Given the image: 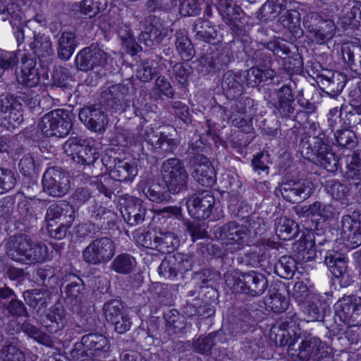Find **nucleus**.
I'll list each match as a JSON object with an SVG mask.
<instances>
[{
    "label": "nucleus",
    "mask_w": 361,
    "mask_h": 361,
    "mask_svg": "<svg viewBox=\"0 0 361 361\" xmlns=\"http://www.w3.org/2000/svg\"><path fill=\"white\" fill-rule=\"evenodd\" d=\"M314 149L316 150V162L329 172H336L339 166L338 157L329 149V145L322 137H316Z\"/></svg>",
    "instance_id": "24"
},
{
    "label": "nucleus",
    "mask_w": 361,
    "mask_h": 361,
    "mask_svg": "<svg viewBox=\"0 0 361 361\" xmlns=\"http://www.w3.org/2000/svg\"><path fill=\"white\" fill-rule=\"evenodd\" d=\"M161 68L154 60L146 59L142 61L137 70V78L147 82L160 73Z\"/></svg>",
    "instance_id": "48"
},
{
    "label": "nucleus",
    "mask_w": 361,
    "mask_h": 361,
    "mask_svg": "<svg viewBox=\"0 0 361 361\" xmlns=\"http://www.w3.org/2000/svg\"><path fill=\"white\" fill-rule=\"evenodd\" d=\"M63 149L68 157L84 168L94 166L99 158L97 149L80 137H71L63 144Z\"/></svg>",
    "instance_id": "7"
},
{
    "label": "nucleus",
    "mask_w": 361,
    "mask_h": 361,
    "mask_svg": "<svg viewBox=\"0 0 361 361\" xmlns=\"http://www.w3.org/2000/svg\"><path fill=\"white\" fill-rule=\"evenodd\" d=\"M22 104L12 94H0V121L8 120L9 124L20 123L23 117Z\"/></svg>",
    "instance_id": "23"
},
{
    "label": "nucleus",
    "mask_w": 361,
    "mask_h": 361,
    "mask_svg": "<svg viewBox=\"0 0 361 361\" xmlns=\"http://www.w3.org/2000/svg\"><path fill=\"white\" fill-rule=\"evenodd\" d=\"M78 44L77 37L74 32L71 31L62 32L59 36L56 44L58 58L63 61L69 60Z\"/></svg>",
    "instance_id": "31"
},
{
    "label": "nucleus",
    "mask_w": 361,
    "mask_h": 361,
    "mask_svg": "<svg viewBox=\"0 0 361 361\" xmlns=\"http://www.w3.org/2000/svg\"><path fill=\"white\" fill-rule=\"evenodd\" d=\"M245 313L240 314L238 317L234 319L230 324L229 331L232 336H238L247 332L255 322V311L248 312L245 309Z\"/></svg>",
    "instance_id": "42"
},
{
    "label": "nucleus",
    "mask_w": 361,
    "mask_h": 361,
    "mask_svg": "<svg viewBox=\"0 0 361 361\" xmlns=\"http://www.w3.org/2000/svg\"><path fill=\"white\" fill-rule=\"evenodd\" d=\"M214 111L220 115L221 120L224 121L226 118H228L233 126L240 128L245 133H249L252 129V118L249 116L245 114H239L237 116L235 114L228 116L226 109L221 106L216 107Z\"/></svg>",
    "instance_id": "43"
},
{
    "label": "nucleus",
    "mask_w": 361,
    "mask_h": 361,
    "mask_svg": "<svg viewBox=\"0 0 361 361\" xmlns=\"http://www.w3.org/2000/svg\"><path fill=\"white\" fill-rule=\"evenodd\" d=\"M317 245L315 235L313 233H308L301 235L299 240L294 244L293 250L302 260L322 259L325 250H317Z\"/></svg>",
    "instance_id": "22"
},
{
    "label": "nucleus",
    "mask_w": 361,
    "mask_h": 361,
    "mask_svg": "<svg viewBox=\"0 0 361 361\" xmlns=\"http://www.w3.org/2000/svg\"><path fill=\"white\" fill-rule=\"evenodd\" d=\"M43 191L49 196L61 197L68 193L71 188L69 174L61 168H48L42 177Z\"/></svg>",
    "instance_id": "9"
},
{
    "label": "nucleus",
    "mask_w": 361,
    "mask_h": 361,
    "mask_svg": "<svg viewBox=\"0 0 361 361\" xmlns=\"http://www.w3.org/2000/svg\"><path fill=\"white\" fill-rule=\"evenodd\" d=\"M135 263L134 257L128 254L122 253L114 258L111 268L118 274H128L133 271Z\"/></svg>",
    "instance_id": "52"
},
{
    "label": "nucleus",
    "mask_w": 361,
    "mask_h": 361,
    "mask_svg": "<svg viewBox=\"0 0 361 361\" xmlns=\"http://www.w3.org/2000/svg\"><path fill=\"white\" fill-rule=\"evenodd\" d=\"M47 292L44 290H27L23 293L25 302L31 307L35 308L37 305L47 306Z\"/></svg>",
    "instance_id": "59"
},
{
    "label": "nucleus",
    "mask_w": 361,
    "mask_h": 361,
    "mask_svg": "<svg viewBox=\"0 0 361 361\" xmlns=\"http://www.w3.org/2000/svg\"><path fill=\"white\" fill-rule=\"evenodd\" d=\"M286 8V0H267L258 11L257 18L266 23L276 18Z\"/></svg>",
    "instance_id": "33"
},
{
    "label": "nucleus",
    "mask_w": 361,
    "mask_h": 361,
    "mask_svg": "<svg viewBox=\"0 0 361 361\" xmlns=\"http://www.w3.org/2000/svg\"><path fill=\"white\" fill-rule=\"evenodd\" d=\"M275 231L277 236L283 240L292 239L298 233V225L286 216L277 218L275 223Z\"/></svg>",
    "instance_id": "44"
},
{
    "label": "nucleus",
    "mask_w": 361,
    "mask_h": 361,
    "mask_svg": "<svg viewBox=\"0 0 361 361\" xmlns=\"http://www.w3.org/2000/svg\"><path fill=\"white\" fill-rule=\"evenodd\" d=\"M248 232L249 230L245 226L232 221L218 227L214 235L226 246H233V247L227 248L233 252L240 249L246 243L245 238L248 235Z\"/></svg>",
    "instance_id": "11"
},
{
    "label": "nucleus",
    "mask_w": 361,
    "mask_h": 361,
    "mask_svg": "<svg viewBox=\"0 0 361 361\" xmlns=\"http://www.w3.org/2000/svg\"><path fill=\"white\" fill-rule=\"evenodd\" d=\"M156 241L157 245L156 250L163 253H171L179 245L177 235L170 231L157 232Z\"/></svg>",
    "instance_id": "47"
},
{
    "label": "nucleus",
    "mask_w": 361,
    "mask_h": 361,
    "mask_svg": "<svg viewBox=\"0 0 361 361\" xmlns=\"http://www.w3.org/2000/svg\"><path fill=\"white\" fill-rule=\"evenodd\" d=\"M226 282L233 290L252 297L260 296L268 287L265 275L255 271L240 272L237 276H228Z\"/></svg>",
    "instance_id": "2"
},
{
    "label": "nucleus",
    "mask_w": 361,
    "mask_h": 361,
    "mask_svg": "<svg viewBox=\"0 0 361 361\" xmlns=\"http://www.w3.org/2000/svg\"><path fill=\"white\" fill-rule=\"evenodd\" d=\"M192 30L195 33V38L197 40L212 44H215L221 40V37H219L216 29L201 18L194 21Z\"/></svg>",
    "instance_id": "32"
},
{
    "label": "nucleus",
    "mask_w": 361,
    "mask_h": 361,
    "mask_svg": "<svg viewBox=\"0 0 361 361\" xmlns=\"http://www.w3.org/2000/svg\"><path fill=\"white\" fill-rule=\"evenodd\" d=\"M276 99L271 102L273 113L275 116L285 118L294 117L295 111V96L290 86L283 85L276 92Z\"/></svg>",
    "instance_id": "18"
},
{
    "label": "nucleus",
    "mask_w": 361,
    "mask_h": 361,
    "mask_svg": "<svg viewBox=\"0 0 361 361\" xmlns=\"http://www.w3.org/2000/svg\"><path fill=\"white\" fill-rule=\"evenodd\" d=\"M35 66L36 62L32 58L26 56L22 57L20 71L16 72L18 83L28 88L35 87L39 82L38 71Z\"/></svg>",
    "instance_id": "25"
},
{
    "label": "nucleus",
    "mask_w": 361,
    "mask_h": 361,
    "mask_svg": "<svg viewBox=\"0 0 361 361\" xmlns=\"http://www.w3.org/2000/svg\"><path fill=\"white\" fill-rule=\"evenodd\" d=\"M75 216V210L68 204L54 203L47 209L46 221L47 224L62 221L67 224L68 222H73Z\"/></svg>",
    "instance_id": "30"
},
{
    "label": "nucleus",
    "mask_w": 361,
    "mask_h": 361,
    "mask_svg": "<svg viewBox=\"0 0 361 361\" xmlns=\"http://www.w3.org/2000/svg\"><path fill=\"white\" fill-rule=\"evenodd\" d=\"M20 330L29 338H32L38 343L49 348H52L54 342L52 338L40 328L32 324L29 320L23 321L19 326Z\"/></svg>",
    "instance_id": "37"
},
{
    "label": "nucleus",
    "mask_w": 361,
    "mask_h": 361,
    "mask_svg": "<svg viewBox=\"0 0 361 361\" xmlns=\"http://www.w3.org/2000/svg\"><path fill=\"white\" fill-rule=\"evenodd\" d=\"M116 252V245L107 236L93 240L82 251L83 260L92 265L105 264L110 261Z\"/></svg>",
    "instance_id": "8"
},
{
    "label": "nucleus",
    "mask_w": 361,
    "mask_h": 361,
    "mask_svg": "<svg viewBox=\"0 0 361 361\" xmlns=\"http://www.w3.org/2000/svg\"><path fill=\"white\" fill-rule=\"evenodd\" d=\"M125 221L131 226L141 224L145 219L147 207L140 199L129 200L121 210Z\"/></svg>",
    "instance_id": "26"
},
{
    "label": "nucleus",
    "mask_w": 361,
    "mask_h": 361,
    "mask_svg": "<svg viewBox=\"0 0 361 361\" xmlns=\"http://www.w3.org/2000/svg\"><path fill=\"white\" fill-rule=\"evenodd\" d=\"M243 80L242 72L228 71L224 74L221 87L227 98L234 99L242 94Z\"/></svg>",
    "instance_id": "29"
},
{
    "label": "nucleus",
    "mask_w": 361,
    "mask_h": 361,
    "mask_svg": "<svg viewBox=\"0 0 361 361\" xmlns=\"http://www.w3.org/2000/svg\"><path fill=\"white\" fill-rule=\"evenodd\" d=\"M215 198L209 190L195 194L188 200L187 208L190 215L197 220H204L212 214Z\"/></svg>",
    "instance_id": "15"
},
{
    "label": "nucleus",
    "mask_w": 361,
    "mask_h": 361,
    "mask_svg": "<svg viewBox=\"0 0 361 361\" xmlns=\"http://www.w3.org/2000/svg\"><path fill=\"white\" fill-rule=\"evenodd\" d=\"M178 0H147L145 8L149 13L170 12L176 7Z\"/></svg>",
    "instance_id": "62"
},
{
    "label": "nucleus",
    "mask_w": 361,
    "mask_h": 361,
    "mask_svg": "<svg viewBox=\"0 0 361 361\" xmlns=\"http://www.w3.org/2000/svg\"><path fill=\"white\" fill-rule=\"evenodd\" d=\"M30 47L33 53L41 60L44 59V61H47L53 55L50 37L43 33L34 32L33 41L30 44Z\"/></svg>",
    "instance_id": "35"
},
{
    "label": "nucleus",
    "mask_w": 361,
    "mask_h": 361,
    "mask_svg": "<svg viewBox=\"0 0 361 361\" xmlns=\"http://www.w3.org/2000/svg\"><path fill=\"white\" fill-rule=\"evenodd\" d=\"M336 314L348 326H361V298L344 295L334 305Z\"/></svg>",
    "instance_id": "12"
},
{
    "label": "nucleus",
    "mask_w": 361,
    "mask_h": 361,
    "mask_svg": "<svg viewBox=\"0 0 361 361\" xmlns=\"http://www.w3.org/2000/svg\"><path fill=\"white\" fill-rule=\"evenodd\" d=\"M347 165L345 177L350 184L356 187L360 186L361 190V159L353 157Z\"/></svg>",
    "instance_id": "58"
},
{
    "label": "nucleus",
    "mask_w": 361,
    "mask_h": 361,
    "mask_svg": "<svg viewBox=\"0 0 361 361\" xmlns=\"http://www.w3.org/2000/svg\"><path fill=\"white\" fill-rule=\"evenodd\" d=\"M108 61L106 53L97 44L82 49L77 54L75 64L78 71L87 72L104 67Z\"/></svg>",
    "instance_id": "13"
},
{
    "label": "nucleus",
    "mask_w": 361,
    "mask_h": 361,
    "mask_svg": "<svg viewBox=\"0 0 361 361\" xmlns=\"http://www.w3.org/2000/svg\"><path fill=\"white\" fill-rule=\"evenodd\" d=\"M296 269L295 259L288 255L281 257L274 264V272L281 278L290 279Z\"/></svg>",
    "instance_id": "50"
},
{
    "label": "nucleus",
    "mask_w": 361,
    "mask_h": 361,
    "mask_svg": "<svg viewBox=\"0 0 361 361\" xmlns=\"http://www.w3.org/2000/svg\"><path fill=\"white\" fill-rule=\"evenodd\" d=\"M266 303L273 312L281 313L288 308L289 300L281 293L275 290L269 294Z\"/></svg>",
    "instance_id": "63"
},
{
    "label": "nucleus",
    "mask_w": 361,
    "mask_h": 361,
    "mask_svg": "<svg viewBox=\"0 0 361 361\" xmlns=\"http://www.w3.org/2000/svg\"><path fill=\"white\" fill-rule=\"evenodd\" d=\"M78 116L85 126L97 133H102L108 123L107 116L99 108V105L84 106L80 110Z\"/></svg>",
    "instance_id": "20"
},
{
    "label": "nucleus",
    "mask_w": 361,
    "mask_h": 361,
    "mask_svg": "<svg viewBox=\"0 0 361 361\" xmlns=\"http://www.w3.org/2000/svg\"><path fill=\"white\" fill-rule=\"evenodd\" d=\"M322 258L329 271L336 277L342 276L345 273L347 263L344 255L334 250H324Z\"/></svg>",
    "instance_id": "36"
},
{
    "label": "nucleus",
    "mask_w": 361,
    "mask_h": 361,
    "mask_svg": "<svg viewBox=\"0 0 361 361\" xmlns=\"http://www.w3.org/2000/svg\"><path fill=\"white\" fill-rule=\"evenodd\" d=\"M137 173L136 166L128 159L119 158L116 164L114 165V169L110 172V176L114 180L122 182L133 179Z\"/></svg>",
    "instance_id": "39"
},
{
    "label": "nucleus",
    "mask_w": 361,
    "mask_h": 361,
    "mask_svg": "<svg viewBox=\"0 0 361 361\" xmlns=\"http://www.w3.org/2000/svg\"><path fill=\"white\" fill-rule=\"evenodd\" d=\"M303 26L309 40L316 44H324L334 37L336 27L329 18H324L315 12L308 13L303 18Z\"/></svg>",
    "instance_id": "3"
},
{
    "label": "nucleus",
    "mask_w": 361,
    "mask_h": 361,
    "mask_svg": "<svg viewBox=\"0 0 361 361\" xmlns=\"http://www.w3.org/2000/svg\"><path fill=\"white\" fill-rule=\"evenodd\" d=\"M166 323V329L169 334L183 333L187 326V322L183 314L175 309L168 310L164 314Z\"/></svg>",
    "instance_id": "41"
},
{
    "label": "nucleus",
    "mask_w": 361,
    "mask_h": 361,
    "mask_svg": "<svg viewBox=\"0 0 361 361\" xmlns=\"http://www.w3.org/2000/svg\"><path fill=\"white\" fill-rule=\"evenodd\" d=\"M140 135L158 153L164 156L172 153L179 145L176 130L171 126L156 130L147 127Z\"/></svg>",
    "instance_id": "6"
},
{
    "label": "nucleus",
    "mask_w": 361,
    "mask_h": 361,
    "mask_svg": "<svg viewBox=\"0 0 361 361\" xmlns=\"http://www.w3.org/2000/svg\"><path fill=\"white\" fill-rule=\"evenodd\" d=\"M103 311L106 320L111 323L120 319L126 312L122 302L118 300H111L105 302Z\"/></svg>",
    "instance_id": "55"
},
{
    "label": "nucleus",
    "mask_w": 361,
    "mask_h": 361,
    "mask_svg": "<svg viewBox=\"0 0 361 361\" xmlns=\"http://www.w3.org/2000/svg\"><path fill=\"white\" fill-rule=\"evenodd\" d=\"M343 60L350 69L361 75V46L354 43H347L341 49Z\"/></svg>",
    "instance_id": "38"
},
{
    "label": "nucleus",
    "mask_w": 361,
    "mask_h": 361,
    "mask_svg": "<svg viewBox=\"0 0 361 361\" xmlns=\"http://www.w3.org/2000/svg\"><path fill=\"white\" fill-rule=\"evenodd\" d=\"M128 94V87L118 83L112 85L103 91L102 92V98L107 108L116 112L123 110Z\"/></svg>",
    "instance_id": "21"
},
{
    "label": "nucleus",
    "mask_w": 361,
    "mask_h": 361,
    "mask_svg": "<svg viewBox=\"0 0 361 361\" xmlns=\"http://www.w3.org/2000/svg\"><path fill=\"white\" fill-rule=\"evenodd\" d=\"M1 361H25L24 353L13 343H6L0 349Z\"/></svg>",
    "instance_id": "56"
},
{
    "label": "nucleus",
    "mask_w": 361,
    "mask_h": 361,
    "mask_svg": "<svg viewBox=\"0 0 361 361\" xmlns=\"http://www.w3.org/2000/svg\"><path fill=\"white\" fill-rule=\"evenodd\" d=\"M91 213V219L94 221L98 222L102 227L103 224H109L110 221H113L115 218V214L111 209H107L101 205L97 206L93 205L92 209H90Z\"/></svg>",
    "instance_id": "61"
},
{
    "label": "nucleus",
    "mask_w": 361,
    "mask_h": 361,
    "mask_svg": "<svg viewBox=\"0 0 361 361\" xmlns=\"http://www.w3.org/2000/svg\"><path fill=\"white\" fill-rule=\"evenodd\" d=\"M319 80L322 90L331 97H334L343 90L346 77L340 72L329 71L326 74H321Z\"/></svg>",
    "instance_id": "27"
},
{
    "label": "nucleus",
    "mask_w": 361,
    "mask_h": 361,
    "mask_svg": "<svg viewBox=\"0 0 361 361\" xmlns=\"http://www.w3.org/2000/svg\"><path fill=\"white\" fill-rule=\"evenodd\" d=\"M283 197L293 203L307 199L314 190L313 183L307 179L290 180L283 183L279 188Z\"/></svg>",
    "instance_id": "16"
},
{
    "label": "nucleus",
    "mask_w": 361,
    "mask_h": 361,
    "mask_svg": "<svg viewBox=\"0 0 361 361\" xmlns=\"http://www.w3.org/2000/svg\"><path fill=\"white\" fill-rule=\"evenodd\" d=\"M216 7L224 23L243 15L244 12L233 0H217Z\"/></svg>",
    "instance_id": "45"
},
{
    "label": "nucleus",
    "mask_w": 361,
    "mask_h": 361,
    "mask_svg": "<svg viewBox=\"0 0 361 361\" xmlns=\"http://www.w3.org/2000/svg\"><path fill=\"white\" fill-rule=\"evenodd\" d=\"M160 173L170 192L178 194L187 187L188 174L180 159L175 157L164 161Z\"/></svg>",
    "instance_id": "5"
},
{
    "label": "nucleus",
    "mask_w": 361,
    "mask_h": 361,
    "mask_svg": "<svg viewBox=\"0 0 361 361\" xmlns=\"http://www.w3.org/2000/svg\"><path fill=\"white\" fill-rule=\"evenodd\" d=\"M200 161L194 163L192 176L200 185L211 187L216 182V172L207 157H201Z\"/></svg>",
    "instance_id": "28"
},
{
    "label": "nucleus",
    "mask_w": 361,
    "mask_h": 361,
    "mask_svg": "<svg viewBox=\"0 0 361 361\" xmlns=\"http://www.w3.org/2000/svg\"><path fill=\"white\" fill-rule=\"evenodd\" d=\"M81 339L84 341L85 347L94 356H99L109 350L111 344L109 340L103 334L90 333L84 335Z\"/></svg>",
    "instance_id": "34"
},
{
    "label": "nucleus",
    "mask_w": 361,
    "mask_h": 361,
    "mask_svg": "<svg viewBox=\"0 0 361 361\" xmlns=\"http://www.w3.org/2000/svg\"><path fill=\"white\" fill-rule=\"evenodd\" d=\"M245 16V13L243 12V15L235 17L231 21L228 20L225 23L232 32L240 38L248 35L249 25Z\"/></svg>",
    "instance_id": "54"
},
{
    "label": "nucleus",
    "mask_w": 361,
    "mask_h": 361,
    "mask_svg": "<svg viewBox=\"0 0 361 361\" xmlns=\"http://www.w3.org/2000/svg\"><path fill=\"white\" fill-rule=\"evenodd\" d=\"M165 35L166 32L144 28L138 37V42L147 48L153 49L161 43Z\"/></svg>",
    "instance_id": "51"
},
{
    "label": "nucleus",
    "mask_w": 361,
    "mask_h": 361,
    "mask_svg": "<svg viewBox=\"0 0 361 361\" xmlns=\"http://www.w3.org/2000/svg\"><path fill=\"white\" fill-rule=\"evenodd\" d=\"M192 268V260L188 255L176 252L165 257L161 262L158 272L164 279L173 280L178 274H183Z\"/></svg>",
    "instance_id": "14"
},
{
    "label": "nucleus",
    "mask_w": 361,
    "mask_h": 361,
    "mask_svg": "<svg viewBox=\"0 0 361 361\" xmlns=\"http://www.w3.org/2000/svg\"><path fill=\"white\" fill-rule=\"evenodd\" d=\"M107 0H83L80 11L89 18H93L107 7Z\"/></svg>",
    "instance_id": "57"
},
{
    "label": "nucleus",
    "mask_w": 361,
    "mask_h": 361,
    "mask_svg": "<svg viewBox=\"0 0 361 361\" xmlns=\"http://www.w3.org/2000/svg\"><path fill=\"white\" fill-rule=\"evenodd\" d=\"M327 192L335 200L341 201V204H348V197L350 189L345 184L337 180H329L326 182Z\"/></svg>",
    "instance_id": "49"
},
{
    "label": "nucleus",
    "mask_w": 361,
    "mask_h": 361,
    "mask_svg": "<svg viewBox=\"0 0 361 361\" xmlns=\"http://www.w3.org/2000/svg\"><path fill=\"white\" fill-rule=\"evenodd\" d=\"M6 256L11 260L26 265L41 263L48 257L45 244L35 243L25 234L10 237L5 244Z\"/></svg>",
    "instance_id": "1"
},
{
    "label": "nucleus",
    "mask_w": 361,
    "mask_h": 361,
    "mask_svg": "<svg viewBox=\"0 0 361 361\" xmlns=\"http://www.w3.org/2000/svg\"><path fill=\"white\" fill-rule=\"evenodd\" d=\"M334 137L337 144L343 148L351 149L357 146V135L352 130L348 128L338 130Z\"/></svg>",
    "instance_id": "53"
},
{
    "label": "nucleus",
    "mask_w": 361,
    "mask_h": 361,
    "mask_svg": "<svg viewBox=\"0 0 361 361\" xmlns=\"http://www.w3.org/2000/svg\"><path fill=\"white\" fill-rule=\"evenodd\" d=\"M219 332H213L207 336L197 338L194 343L193 346L196 352L202 354H208L212 348L216 345V338Z\"/></svg>",
    "instance_id": "64"
},
{
    "label": "nucleus",
    "mask_w": 361,
    "mask_h": 361,
    "mask_svg": "<svg viewBox=\"0 0 361 361\" xmlns=\"http://www.w3.org/2000/svg\"><path fill=\"white\" fill-rule=\"evenodd\" d=\"M67 313L63 303L58 300L40 318L39 324L49 334H55L62 330L67 324Z\"/></svg>",
    "instance_id": "19"
},
{
    "label": "nucleus",
    "mask_w": 361,
    "mask_h": 361,
    "mask_svg": "<svg viewBox=\"0 0 361 361\" xmlns=\"http://www.w3.org/2000/svg\"><path fill=\"white\" fill-rule=\"evenodd\" d=\"M341 234L347 245L355 248L361 245V213L353 212L341 218Z\"/></svg>",
    "instance_id": "17"
},
{
    "label": "nucleus",
    "mask_w": 361,
    "mask_h": 361,
    "mask_svg": "<svg viewBox=\"0 0 361 361\" xmlns=\"http://www.w3.org/2000/svg\"><path fill=\"white\" fill-rule=\"evenodd\" d=\"M176 48L180 57L185 61L190 60L195 54L194 46L189 39L185 29L177 30L175 33Z\"/></svg>",
    "instance_id": "40"
},
{
    "label": "nucleus",
    "mask_w": 361,
    "mask_h": 361,
    "mask_svg": "<svg viewBox=\"0 0 361 361\" xmlns=\"http://www.w3.org/2000/svg\"><path fill=\"white\" fill-rule=\"evenodd\" d=\"M72 119L68 111L58 109L53 110L42 118L39 128L47 137H64L72 129Z\"/></svg>",
    "instance_id": "4"
},
{
    "label": "nucleus",
    "mask_w": 361,
    "mask_h": 361,
    "mask_svg": "<svg viewBox=\"0 0 361 361\" xmlns=\"http://www.w3.org/2000/svg\"><path fill=\"white\" fill-rule=\"evenodd\" d=\"M290 346L288 354L293 361H308L311 357L316 361L319 357L328 354L325 344L314 336L306 337L299 345L291 343Z\"/></svg>",
    "instance_id": "10"
},
{
    "label": "nucleus",
    "mask_w": 361,
    "mask_h": 361,
    "mask_svg": "<svg viewBox=\"0 0 361 361\" xmlns=\"http://www.w3.org/2000/svg\"><path fill=\"white\" fill-rule=\"evenodd\" d=\"M142 192L149 200L157 203L167 202L171 198L168 188H166L159 183L152 182L148 184L143 188Z\"/></svg>",
    "instance_id": "46"
},
{
    "label": "nucleus",
    "mask_w": 361,
    "mask_h": 361,
    "mask_svg": "<svg viewBox=\"0 0 361 361\" xmlns=\"http://www.w3.org/2000/svg\"><path fill=\"white\" fill-rule=\"evenodd\" d=\"M53 85L56 87L67 88L72 81L68 69L61 66H54L51 74Z\"/></svg>",
    "instance_id": "60"
}]
</instances>
